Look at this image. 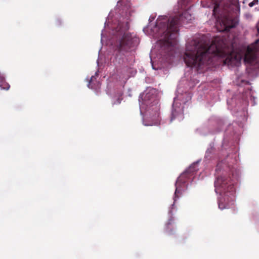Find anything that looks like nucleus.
Wrapping results in <instances>:
<instances>
[{"label":"nucleus","instance_id":"obj_16","mask_svg":"<svg viewBox=\"0 0 259 259\" xmlns=\"http://www.w3.org/2000/svg\"><path fill=\"white\" fill-rule=\"evenodd\" d=\"M117 102H118V104H120V100L119 99H117Z\"/></svg>","mask_w":259,"mask_h":259},{"label":"nucleus","instance_id":"obj_13","mask_svg":"<svg viewBox=\"0 0 259 259\" xmlns=\"http://www.w3.org/2000/svg\"><path fill=\"white\" fill-rule=\"evenodd\" d=\"M123 0H119L118 2V4H121L122 3H123Z\"/></svg>","mask_w":259,"mask_h":259},{"label":"nucleus","instance_id":"obj_7","mask_svg":"<svg viewBox=\"0 0 259 259\" xmlns=\"http://www.w3.org/2000/svg\"><path fill=\"white\" fill-rule=\"evenodd\" d=\"M244 61L246 64L254 65L257 62L256 53L250 48H248L244 56Z\"/></svg>","mask_w":259,"mask_h":259},{"label":"nucleus","instance_id":"obj_6","mask_svg":"<svg viewBox=\"0 0 259 259\" xmlns=\"http://www.w3.org/2000/svg\"><path fill=\"white\" fill-rule=\"evenodd\" d=\"M197 169L195 168V165L190 166L184 174H183L177 180L176 183V191L175 193V197H179V195L182 193V189L180 188L181 183H185V181L183 180L184 178L188 177L193 175Z\"/></svg>","mask_w":259,"mask_h":259},{"label":"nucleus","instance_id":"obj_10","mask_svg":"<svg viewBox=\"0 0 259 259\" xmlns=\"http://www.w3.org/2000/svg\"><path fill=\"white\" fill-rule=\"evenodd\" d=\"M175 118H176V111H173L171 113L170 121L171 122L174 119H175Z\"/></svg>","mask_w":259,"mask_h":259},{"label":"nucleus","instance_id":"obj_2","mask_svg":"<svg viewBox=\"0 0 259 259\" xmlns=\"http://www.w3.org/2000/svg\"><path fill=\"white\" fill-rule=\"evenodd\" d=\"M188 16H190L188 13L184 12L170 19L166 16H162L157 19L155 29L157 36L161 38L160 40L163 41V46L171 48L176 45L179 26L182 23H185Z\"/></svg>","mask_w":259,"mask_h":259},{"label":"nucleus","instance_id":"obj_14","mask_svg":"<svg viewBox=\"0 0 259 259\" xmlns=\"http://www.w3.org/2000/svg\"><path fill=\"white\" fill-rule=\"evenodd\" d=\"M255 43L256 45H259V38L258 39L256 40V41H255Z\"/></svg>","mask_w":259,"mask_h":259},{"label":"nucleus","instance_id":"obj_18","mask_svg":"<svg viewBox=\"0 0 259 259\" xmlns=\"http://www.w3.org/2000/svg\"><path fill=\"white\" fill-rule=\"evenodd\" d=\"M232 204H234L233 200H232Z\"/></svg>","mask_w":259,"mask_h":259},{"label":"nucleus","instance_id":"obj_15","mask_svg":"<svg viewBox=\"0 0 259 259\" xmlns=\"http://www.w3.org/2000/svg\"><path fill=\"white\" fill-rule=\"evenodd\" d=\"M149 96L148 94H147L146 95L145 98H149Z\"/></svg>","mask_w":259,"mask_h":259},{"label":"nucleus","instance_id":"obj_17","mask_svg":"<svg viewBox=\"0 0 259 259\" xmlns=\"http://www.w3.org/2000/svg\"><path fill=\"white\" fill-rule=\"evenodd\" d=\"M257 30L258 31L259 30V22H258V23L257 24Z\"/></svg>","mask_w":259,"mask_h":259},{"label":"nucleus","instance_id":"obj_3","mask_svg":"<svg viewBox=\"0 0 259 259\" xmlns=\"http://www.w3.org/2000/svg\"><path fill=\"white\" fill-rule=\"evenodd\" d=\"M213 5L212 15L218 21H221L226 28H231L233 25H228L222 20V15L228 11L231 4V0H211Z\"/></svg>","mask_w":259,"mask_h":259},{"label":"nucleus","instance_id":"obj_9","mask_svg":"<svg viewBox=\"0 0 259 259\" xmlns=\"http://www.w3.org/2000/svg\"><path fill=\"white\" fill-rule=\"evenodd\" d=\"M258 0H253L252 2L250 3L248 5L250 7H252L253 6L257 5L258 4Z\"/></svg>","mask_w":259,"mask_h":259},{"label":"nucleus","instance_id":"obj_11","mask_svg":"<svg viewBox=\"0 0 259 259\" xmlns=\"http://www.w3.org/2000/svg\"><path fill=\"white\" fill-rule=\"evenodd\" d=\"M93 76H92L89 81V83L88 84V87L91 89H94V87L92 85V82L93 81Z\"/></svg>","mask_w":259,"mask_h":259},{"label":"nucleus","instance_id":"obj_8","mask_svg":"<svg viewBox=\"0 0 259 259\" xmlns=\"http://www.w3.org/2000/svg\"><path fill=\"white\" fill-rule=\"evenodd\" d=\"M219 207L221 209H223L225 208H228L229 207V205L228 204H224L223 202L220 200L219 203Z\"/></svg>","mask_w":259,"mask_h":259},{"label":"nucleus","instance_id":"obj_4","mask_svg":"<svg viewBox=\"0 0 259 259\" xmlns=\"http://www.w3.org/2000/svg\"><path fill=\"white\" fill-rule=\"evenodd\" d=\"M138 44V38L133 37L130 33H124L122 38L117 42L116 50L119 53L124 55L125 53L134 50Z\"/></svg>","mask_w":259,"mask_h":259},{"label":"nucleus","instance_id":"obj_12","mask_svg":"<svg viewBox=\"0 0 259 259\" xmlns=\"http://www.w3.org/2000/svg\"><path fill=\"white\" fill-rule=\"evenodd\" d=\"M174 220L172 219H170L168 220V222L166 224V227L167 228H168L169 226L170 225L172 222Z\"/></svg>","mask_w":259,"mask_h":259},{"label":"nucleus","instance_id":"obj_5","mask_svg":"<svg viewBox=\"0 0 259 259\" xmlns=\"http://www.w3.org/2000/svg\"><path fill=\"white\" fill-rule=\"evenodd\" d=\"M214 186L215 191L220 193L230 192L231 194H233L235 190L233 183L231 181L230 179L224 176L217 178L214 182Z\"/></svg>","mask_w":259,"mask_h":259},{"label":"nucleus","instance_id":"obj_1","mask_svg":"<svg viewBox=\"0 0 259 259\" xmlns=\"http://www.w3.org/2000/svg\"><path fill=\"white\" fill-rule=\"evenodd\" d=\"M225 58L224 63L230 66H237L240 56L234 51H230L224 39L220 37L214 38L210 44L193 40L186 45L184 60L188 67L195 68L201 73L209 65H215L218 58Z\"/></svg>","mask_w":259,"mask_h":259}]
</instances>
